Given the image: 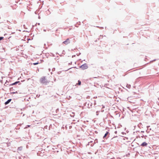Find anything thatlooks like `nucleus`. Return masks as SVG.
Returning a JSON list of instances; mask_svg holds the SVG:
<instances>
[{
	"mask_svg": "<svg viewBox=\"0 0 159 159\" xmlns=\"http://www.w3.org/2000/svg\"><path fill=\"white\" fill-rule=\"evenodd\" d=\"M3 39V37H0V40H2Z\"/></svg>",
	"mask_w": 159,
	"mask_h": 159,
	"instance_id": "nucleus-10",
	"label": "nucleus"
},
{
	"mask_svg": "<svg viewBox=\"0 0 159 159\" xmlns=\"http://www.w3.org/2000/svg\"><path fill=\"white\" fill-rule=\"evenodd\" d=\"M40 82L41 83L45 84H47L48 83V82L45 76H43L40 79Z\"/></svg>",
	"mask_w": 159,
	"mask_h": 159,
	"instance_id": "nucleus-1",
	"label": "nucleus"
},
{
	"mask_svg": "<svg viewBox=\"0 0 159 159\" xmlns=\"http://www.w3.org/2000/svg\"><path fill=\"white\" fill-rule=\"evenodd\" d=\"M11 99H9L8 100L7 102L5 103V105H6L8 104L11 101Z\"/></svg>",
	"mask_w": 159,
	"mask_h": 159,
	"instance_id": "nucleus-5",
	"label": "nucleus"
},
{
	"mask_svg": "<svg viewBox=\"0 0 159 159\" xmlns=\"http://www.w3.org/2000/svg\"><path fill=\"white\" fill-rule=\"evenodd\" d=\"M42 63V60H41L40 63H39L38 62H36V63H33V64L34 65H36L38 64H39L40 63Z\"/></svg>",
	"mask_w": 159,
	"mask_h": 159,
	"instance_id": "nucleus-7",
	"label": "nucleus"
},
{
	"mask_svg": "<svg viewBox=\"0 0 159 159\" xmlns=\"http://www.w3.org/2000/svg\"><path fill=\"white\" fill-rule=\"evenodd\" d=\"M78 84L79 85H80L81 84V81L79 80L78 81Z\"/></svg>",
	"mask_w": 159,
	"mask_h": 159,
	"instance_id": "nucleus-9",
	"label": "nucleus"
},
{
	"mask_svg": "<svg viewBox=\"0 0 159 159\" xmlns=\"http://www.w3.org/2000/svg\"><path fill=\"white\" fill-rule=\"evenodd\" d=\"M70 43V40L69 39H67L65 41L63 42V43L66 45L69 44Z\"/></svg>",
	"mask_w": 159,
	"mask_h": 159,
	"instance_id": "nucleus-3",
	"label": "nucleus"
},
{
	"mask_svg": "<svg viewBox=\"0 0 159 159\" xmlns=\"http://www.w3.org/2000/svg\"><path fill=\"white\" fill-rule=\"evenodd\" d=\"M30 125H27V126L25 128H27V127H30Z\"/></svg>",
	"mask_w": 159,
	"mask_h": 159,
	"instance_id": "nucleus-11",
	"label": "nucleus"
},
{
	"mask_svg": "<svg viewBox=\"0 0 159 159\" xmlns=\"http://www.w3.org/2000/svg\"><path fill=\"white\" fill-rule=\"evenodd\" d=\"M19 81H17V82H15V83L12 84V85H15L16 84H17V83H19Z\"/></svg>",
	"mask_w": 159,
	"mask_h": 159,
	"instance_id": "nucleus-8",
	"label": "nucleus"
},
{
	"mask_svg": "<svg viewBox=\"0 0 159 159\" xmlns=\"http://www.w3.org/2000/svg\"><path fill=\"white\" fill-rule=\"evenodd\" d=\"M80 68L82 70H85L87 69L88 68L87 65L85 63L82 65L80 66Z\"/></svg>",
	"mask_w": 159,
	"mask_h": 159,
	"instance_id": "nucleus-2",
	"label": "nucleus"
},
{
	"mask_svg": "<svg viewBox=\"0 0 159 159\" xmlns=\"http://www.w3.org/2000/svg\"><path fill=\"white\" fill-rule=\"evenodd\" d=\"M108 132L107 131L106 133L104 135V136H103V138H105L107 136V135L108 134Z\"/></svg>",
	"mask_w": 159,
	"mask_h": 159,
	"instance_id": "nucleus-6",
	"label": "nucleus"
},
{
	"mask_svg": "<svg viewBox=\"0 0 159 159\" xmlns=\"http://www.w3.org/2000/svg\"><path fill=\"white\" fill-rule=\"evenodd\" d=\"M148 143H147L146 142H144L141 144V146L142 147L147 146L148 145Z\"/></svg>",
	"mask_w": 159,
	"mask_h": 159,
	"instance_id": "nucleus-4",
	"label": "nucleus"
}]
</instances>
